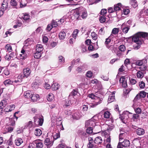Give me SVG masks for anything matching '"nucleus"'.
I'll use <instances>...</instances> for the list:
<instances>
[{
	"label": "nucleus",
	"mask_w": 148,
	"mask_h": 148,
	"mask_svg": "<svg viewBox=\"0 0 148 148\" xmlns=\"http://www.w3.org/2000/svg\"><path fill=\"white\" fill-rule=\"evenodd\" d=\"M51 88L53 90H58L59 88V85L57 83H55L52 84Z\"/></svg>",
	"instance_id": "7c9ffc66"
},
{
	"label": "nucleus",
	"mask_w": 148,
	"mask_h": 148,
	"mask_svg": "<svg viewBox=\"0 0 148 148\" xmlns=\"http://www.w3.org/2000/svg\"><path fill=\"white\" fill-rule=\"evenodd\" d=\"M11 111L12 110H10V106H8L6 107L4 110V111L5 112H11Z\"/></svg>",
	"instance_id": "338daca9"
},
{
	"label": "nucleus",
	"mask_w": 148,
	"mask_h": 148,
	"mask_svg": "<svg viewBox=\"0 0 148 148\" xmlns=\"http://www.w3.org/2000/svg\"><path fill=\"white\" fill-rule=\"evenodd\" d=\"M94 103L91 105L92 108L95 107L97 105L100 104L102 102L103 99L98 97L96 96L95 98Z\"/></svg>",
	"instance_id": "423d86ee"
},
{
	"label": "nucleus",
	"mask_w": 148,
	"mask_h": 148,
	"mask_svg": "<svg viewBox=\"0 0 148 148\" xmlns=\"http://www.w3.org/2000/svg\"><path fill=\"white\" fill-rule=\"evenodd\" d=\"M43 146V143L41 142H36V147L37 148H42Z\"/></svg>",
	"instance_id": "49530a36"
},
{
	"label": "nucleus",
	"mask_w": 148,
	"mask_h": 148,
	"mask_svg": "<svg viewBox=\"0 0 148 148\" xmlns=\"http://www.w3.org/2000/svg\"><path fill=\"white\" fill-rule=\"evenodd\" d=\"M129 114V112L128 111L124 112H123V114L121 115L119 118L122 120V122L124 123H125V119H127V115Z\"/></svg>",
	"instance_id": "9d476101"
},
{
	"label": "nucleus",
	"mask_w": 148,
	"mask_h": 148,
	"mask_svg": "<svg viewBox=\"0 0 148 148\" xmlns=\"http://www.w3.org/2000/svg\"><path fill=\"white\" fill-rule=\"evenodd\" d=\"M135 112L137 114H140L141 113V110L140 109V108H136L135 109Z\"/></svg>",
	"instance_id": "680f3d73"
},
{
	"label": "nucleus",
	"mask_w": 148,
	"mask_h": 148,
	"mask_svg": "<svg viewBox=\"0 0 148 148\" xmlns=\"http://www.w3.org/2000/svg\"><path fill=\"white\" fill-rule=\"evenodd\" d=\"M115 91H113L109 96L108 99V103H110L114 101L115 99L114 94Z\"/></svg>",
	"instance_id": "4468645a"
},
{
	"label": "nucleus",
	"mask_w": 148,
	"mask_h": 148,
	"mask_svg": "<svg viewBox=\"0 0 148 148\" xmlns=\"http://www.w3.org/2000/svg\"><path fill=\"white\" fill-rule=\"evenodd\" d=\"M9 66L10 67H14L16 68L17 67V65L16 64V62L14 60H11L9 64Z\"/></svg>",
	"instance_id": "72a5a7b5"
},
{
	"label": "nucleus",
	"mask_w": 148,
	"mask_h": 148,
	"mask_svg": "<svg viewBox=\"0 0 148 148\" xmlns=\"http://www.w3.org/2000/svg\"><path fill=\"white\" fill-rule=\"evenodd\" d=\"M66 34L64 31H61L59 34V36L60 40H64L65 38Z\"/></svg>",
	"instance_id": "6ab92c4d"
},
{
	"label": "nucleus",
	"mask_w": 148,
	"mask_h": 148,
	"mask_svg": "<svg viewBox=\"0 0 148 148\" xmlns=\"http://www.w3.org/2000/svg\"><path fill=\"white\" fill-rule=\"evenodd\" d=\"M6 100H3L0 103V109H3L7 105Z\"/></svg>",
	"instance_id": "a211bd4d"
},
{
	"label": "nucleus",
	"mask_w": 148,
	"mask_h": 148,
	"mask_svg": "<svg viewBox=\"0 0 148 148\" xmlns=\"http://www.w3.org/2000/svg\"><path fill=\"white\" fill-rule=\"evenodd\" d=\"M127 134H126L125 133H122L121 132V133H120L119 135V141H121V140L123 139L127 135Z\"/></svg>",
	"instance_id": "37998d69"
},
{
	"label": "nucleus",
	"mask_w": 148,
	"mask_h": 148,
	"mask_svg": "<svg viewBox=\"0 0 148 148\" xmlns=\"http://www.w3.org/2000/svg\"><path fill=\"white\" fill-rule=\"evenodd\" d=\"M33 43V41L32 39L28 38L25 41V45L26 46H29Z\"/></svg>",
	"instance_id": "412c9836"
},
{
	"label": "nucleus",
	"mask_w": 148,
	"mask_h": 148,
	"mask_svg": "<svg viewBox=\"0 0 148 148\" xmlns=\"http://www.w3.org/2000/svg\"><path fill=\"white\" fill-rule=\"evenodd\" d=\"M29 52L28 51H25L24 48H23L21 51V54H20L21 59L24 60L29 55Z\"/></svg>",
	"instance_id": "0eeeda50"
},
{
	"label": "nucleus",
	"mask_w": 148,
	"mask_h": 148,
	"mask_svg": "<svg viewBox=\"0 0 148 148\" xmlns=\"http://www.w3.org/2000/svg\"><path fill=\"white\" fill-rule=\"evenodd\" d=\"M86 76L87 77H91L92 76V72L90 71H88L86 73Z\"/></svg>",
	"instance_id": "e2e57ef3"
},
{
	"label": "nucleus",
	"mask_w": 148,
	"mask_h": 148,
	"mask_svg": "<svg viewBox=\"0 0 148 148\" xmlns=\"http://www.w3.org/2000/svg\"><path fill=\"white\" fill-rule=\"evenodd\" d=\"M5 49L9 52H10L12 51V47L10 44H8L6 45L5 47Z\"/></svg>",
	"instance_id": "58836bf2"
},
{
	"label": "nucleus",
	"mask_w": 148,
	"mask_h": 148,
	"mask_svg": "<svg viewBox=\"0 0 148 148\" xmlns=\"http://www.w3.org/2000/svg\"><path fill=\"white\" fill-rule=\"evenodd\" d=\"M110 114H111L109 112H105L104 113V117L105 118H109L110 117Z\"/></svg>",
	"instance_id": "a18cd8bd"
},
{
	"label": "nucleus",
	"mask_w": 148,
	"mask_h": 148,
	"mask_svg": "<svg viewBox=\"0 0 148 148\" xmlns=\"http://www.w3.org/2000/svg\"><path fill=\"white\" fill-rule=\"evenodd\" d=\"M148 58V57H146L143 59L138 60L136 62V65L141 66L139 67V69L141 71H144L146 69V66L145 64L147 63Z\"/></svg>",
	"instance_id": "f03ea898"
},
{
	"label": "nucleus",
	"mask_w": 148,
	"mask_h": 148,
	"mask_svg": "<svg viewBox=\"0 0 148 148\" xmlns=\"http://www.w3.org/2000/svg\"><path fill=\"white\" fill-rule=\"evenodd\" d=\"M130 4L134 8H136L138 6L137 2L136 0H131Z\"/></svg>",
	"instance_id": "c85d7f7f"
},
{
	"label": "nucleus",
	"mask_w": 148,
	"mask_h": 148,
	"mask_svg": "<svg viewBox=\"0 0 148 148\" xmlns=\"http://www.w3.org/2000/svg\"><path fill=\"white\" fill-rule=\"evenodd\" d=\"M31 98L33 101L35 102L38 101L40 99V97L38 95L35 94L32 95Z\"/></svg>",
	"instance_id": "dca6fc26"
},
{
	"label": "nucleus",
	"mask_w": 148,
	"mask_h": 148,
	"mask_svg": "<svg viewBox=\"0 0 148 148\" xmlns=\"http://www.w3.org/2000/svg\"><path fill=\"white\" fill-rule=\"evenodd\" d=\"M130 64V62L129 59L127 58L124 61V64L126 66H127L128 65Z\"/></svg>",
	"instance_id": "774afa93"
},
{
	"label": "nucleus",
	"mask_w": 148,
	"mask_h": 148,
	"mask_svg": "<svg viewBox=\"0 0 148 148\" xmlns=\"http://www.w3.org/2000/svg\"><path fill=\"white\" fill-rule=\"evenodd\" d=\"M81 113L78 111H76L72 115V117L73 119L78 120L82 116Z\"/></svg>",
	"instance_id": "f8f14e48"
},
{
	"label": "nucleus",
	"mask_w": 148,
	"mask_h": 148,
	"mask_svg": "<svg viewBox=\"0 0 148 148\" xmlns=\"http://www.w3.org/2000/svg\"><path fill=\"white\" fill-rule=\"evenodd\" d=\"M121 28L122 32L126 34L127 33L130 29L129 26L125 25V24H122L121 25Z\"/></svg>",
	"instance_id": "2eb2a0df"
},
{
	"label": "nucleus",
	"mask_w": 148,
	"mask_h": 148,
	"mask_svg": "<svg viewBox=\"0 0 148 148\" xmlns=\"http://www.w3.org/2000/svg\"><path fill=\"white\" fill-rule=\"evenodd\" d=\"M122 145L124 147H127L129 146L130 144V142L128 140H124V141L121 142Z\"/></svg>",
	"instance_id": "bb28decb"
},
{
	"label": "nucleus",
	"mask_w": 148,
	"mask_h": 148,
	"mask_svg": "<svg viewBox=\"0 0 148 148\" xmlns=\"http://www.w3.org/2000/svg\"><path fill=\"white\" fill-rule=\"evenodd\" d=\"M131 127L134 130H136V134L139 136H141L144 134V130L142 128H139L137 126L132 125Z\"/></svg>",
	"instance_id": "20e7f679"
},
{
	"label": "nucleus",
	"mask_w": 148,
	"mask_h": 148,
	"mask_svg": "<svg viewBox=\"0 0 148 148\" xmlns=\"http://www.w3.org/2000/svg\"><path fill=\"white\" fill-rule=\"evenodd\" d=\"M43 48L41 44H38L36 47V51L40 52H42Z\"/></svg>",
	"instance_id": "a878e982"
},
{
	"label": "nucleus",
	"mask_w": 148,
	"mask_h": 148,
	"mask_svg": "<svg viewBox=\"0 0 148 148\" xmlns=\"http://www.w3.org/2000/svg\"><path fill=\"white\" fill-rule=\"evenodd\" d=\"M145 84L143 81L140 82L139 84V86L141 88H143L145 86Z\"/></svg>",
	"instance_id": "bf43d9fd"
},
{
	"label": "nucleus",
	"mask_w": 148,
	"mask_h": 148,
	"mask_svg": "<svg viewBox=\"0 0 148 148\" xmlns=\"http://www.w3.org/2000/svg\"><path fill=\"white\" fill-rule=\"evenodd\" d=\"M121 12L122 14V15L123 14L125 15H127L129 13L130 10L128 9H125L123 10V12H122V11H121Z\"/></svg>",
	"instance_id": "8fccbe9b"
},
{
	"label": "nucleus",
	"mask_w": 148,
	"mask_h": 148,
	"mask_svg": "<svg viewBox=\"0 0 148 148\" xmlns=\"http://www.w3.org/2000/svg\"><path fill=\"white\" fill-rule=\"evenodd\" d=\"M93 127H88L86 130V132L87 134H91L92 133V128Z\"/></svg>",
	"instance_id": "de8ad7c7"
},
{
	"label": "nucleus",
	"mask_w": 148,
	"mask_h": 148,
	"mask_svg": "<svg viewBox=\"0 0 148 148\" xmlns=\"http://www.w3.org/2000/svg\"><path fill=\"white\" fill-rule=\"evenodd\" d=\"M87 12L85 10H83L82 12L81 17L83 19L85 18L87 16Z\"/></svg>",
	"instance_id": "c03bdc74"
},
{
	"label": "nucleus",
	"mask_w": 148,
	"mask_h": 148,
	"mask_svg": "<svg viewBox=\"0 0 148 148\" xmlns=\"http://www.w3.org/2000/svg\"><path fill=\"white\" fill-rule=\"evenodd\" d=\"M111 40L110 37H109L108 38H106L105 42V44L106 45H109V44Z\"/></svg>",
	"instance_id": "603ef678"
},
{
	"label": "nucleus",
	"mask_w": 148,
	"mask_h": 148,
	"mask_svg": "<svg viewBox=\"0 0 148 148\" xmlns=\"http://www.w3.org/2000/svg\"><path fill=\"white\" fill-rule=\"evenodd\" d=\"M91 36L92 38L95 40H97V35L96 33L93 32L91 33Z\"/></svg>",
	"instance_id": "3c124183"
},
{
	"label": "nucleus",
	"mask_w": 148,
	"mask_h": 148,
	"mask_svg": "<svg viewBox=\"0 0 148 148\" xmlns=\"http://www.w3.org/2000/svg\"><path fill=\"white\" fill-rule=\"evenodd\" d=\"M31 71L29 68H26L24 69L23 70V73L25 76L26 78H27L31 73Z\"/></svg>",
	"instance_id": "9b49d317"
},
{
	"label": "nucleus",
	"mask_w": 148,
	"mask_h": 148,
	"mask_svg": "<svg viewBox=\"0 0 148 148\" xmlns=\"http://www.w3.org/2000/svg\"><path fill=\"white\" fill-rule=\"evenodd\" d=\"M4 84L6 86H8L10 84H14L13 81H11L10 79H8L5 80L4 82Z\"/></svg>",
	"instance_id": "473e14b6"
},
{
	"label": "nucleus",
	"mask_w": 148,
	"mask_h": 148,
	"mask_svg": "<svg viewBox=\"0 0 148 148\" xmlns=\"http://www.w3.org/2000/svg\"><path fill=\"white\" fill-rule=\"evenodd\" d=\"M78 32L79 30L77 29H75L72 34V37L74 39H75Z\"/></svg>",
	"instance_id": "a19ab883"
},
{
	"label": "nucleus",
	"mask_w": 148,
	"mask_h": 148,
	"mask_svg": "<svg viewBox=\"0 0 148 148\" xmlns=\"http://www.w3.org/2000/svg\"><path fill=\"white\" fill-rule=\"evenodd\" d=\"M30 16L27 13L23 14L22 18L25 21H29L30 19Z\"/></svg>",
	"instance_id": "cd10ccee"
},
{
	"label": "nucleus",
	"mask_w": 148,
	"mask_h": 148,
	"mask_svg": "<svg viewBox=\"0 0 148 148\" xmlns=\"http://www.w3.org/2000/svg\"><path fill=\"white\" fill-rule=\"evenodd\" d=\"M60 137V134L59 133H56V134L53 135V138L54 140H56Z\"/></svg>",
	"instance_id": "69168bd1"
},
{
	"label": "nucleus",
	"mask_w": 148,
	"mask_h": 148,
	"mask_svg": "<svg viewBox=\"0 0 148 148\" xmlns=\"http://www.w3.org/2000/svg\"><path fill=\"white\" fill-rule=\"evenodd\" d=\"M137 76L138 78H142L144 76L143 73L141 71H138L137 73Z\"/></svg>",
	"instance_id": "ea45409f"
},
{
	"label": "nucleus",
	"mask_w": 148,
	"mask_h": 148,
	"mask_svg": "<svg viewBox=\"0 0 148 148\" xmlns=\"http://www.w3.org/2000/svg\"><path fill=\"white\" fill-rule=\"evenodd\" d=\"M99 21L101 23H103L106 21V17L104 15H103L100 17Z\"/></svg>",
	"instance_id": "79ce46f5"
},
{
	"label": "nucleus",
	"mask_w": 148,
	"mask_h": 148,
	"mask_svg": "<svg viewBox=\"0 0 148 148\" xmlns=\"http://www.w3.org/2000/svg\"><path fill=\"white\" fill-rule=\"evenodd\" d=\"M34 123L38 125L41 126L43 122V119L42 116L36 115L34 117Z\"/></svg>",
	"instance_id": "7ed1b4c3"
},
{
	"label": "nucleus",
	"mask_w": 148,
	"mask_h": 148,
	"mask_svg": "<svg viewBox=\"0 0 148 148\" xmlns=\"http://www.w3.org/2000/svg\"><path fill=\"white\" fill-rule=\"evenodd\" d=\"M44 143L45 145L47 146V147H49L53 145V142L51 141L50 139L47 138L45 140Z\"/></svg>",
	"instance_id": "f3484780"
},
{
	"label": "nucleus",
	"mask_w": 148,
	"mask_h": 148,
	"mask_svg": "<svg viewBox=\"0 0 148 148\" xmlns=\"http://www.w3.org/2000/svg\"><path fill=\"white\" fill-rule=\"evenodd\" d=\"M94 141L95 144L98 145L101 144L102 142V138L100 136H98L96 138Z\"/></svg>",
	"instance_id": "4be33fe9"
},
{
	"label": "nucleus",
	"mask_w": 148,
	"mask_h": 148,
	"mask_svg": "<svg viewBox=\"0 0 148 148\" xmlns=\"http://www.w3.org/2000/svg\"><path fill=\"white\" fill-rule=\"evenodd\" d=\"M32 94L30 91H27L24 93V96L25 98H31Z\"/></svg>",
	"instance_id": "aec40b11"
},
{
	"label": "nucleus",
	"mask_w": 148,
	"mask_h": 148,
	"mask_svg": "<svg viewBox=\"0 0 148 148\" xmlns=\"http://www.w3.org/2000/svg\"><path fill=\"white\" fill-rule=\"evenodd\" d=\"M26 0H22L21 1L20 4V7L23 8L25 7L26 5V3H25Z\"/></svg>",
	"instance_id": "09e8293b"
},
{
	"label": "nucleus",
	"mask_w": 148,
	"mask_h": 148,
	"mask_svg": "<svg viewBox=\"0 0 148 148\" xmlns=\"http://www.w3.org/2000/svg\"><path fill=\"white\" fill-rule=\"evenodd\" d=\"M119 49L120 51H124L125 50V47L124 45H121L119 46Z\"/></svg>",
	"instance_id": "864d4df0"
},
{
	"label": "nucleus",
	"mask_w": 148,
	"mask_h": 148,
	"mask_svg": "<svg viewBox=\"0 0 148 148\" xmlns=\"http://www.w3.org/2000/svg\"><path fill=\"white\" fill-rule=\"evenodd\" d=\"M38 78H37L36 79L35 82H34L32 84V87H38V85H39V84L40 83V82H39V81L38 80Z\"/></svg>",
	"instance_id": "2f4dec72"
},
{
	"label": "nucleus",
	"mask_w": 148,
	"mask_h": 148,
	"mask_svg": "<svg viewBox=\"0 0 148 148\" xmlns=\"http://www.w3.org/2000/svg\"><path fill=\"white\" fill-rule=\"evenodd\" d=\"M148 39V33L145 32H138L134 35L132 38L133 42V49L137 50L140 48L141 45L145 39Z\"/></svg>",
	"instance_id": "f257e3e1"
},
{
	"label": "nucleus",
	"mask_w": 148,
	"mask_h": 148,
	"mask_svg": "<svg viewBox=\"0 0 148 148\" xmlns=\"http://www.w3.org/2000/svg\"><path fill=\"white\" fill-rule=\"evenodd\" d=\"M147 93L144 91H143L140 92L139 94L141 97L144 98L146 96Z\"/></svg>",
	"instance_id": "4d7b16f0"
},
{
	"label": "nucleus",
	"mask_w": 148,
	"mask_h": 148,
	"mask_svg": "<svg viewBox=\"0 0 148 148\" xmlns=\"http://www.w3.org/2000/svg\"><path fill=\"white\" fill-rule=\"evenodd\" d=\"M77 93V90H74L70 94L69 96V98H73V96H75Z\"/></svg>",
	"instance_id": "c9c22d12"
},
{
	"label": "nucleus",
	"mask_w": 148,
	"mask_h": 148,
	"mask_svg": "<svg viewBox=\"0 0 148 148\" xmlns=\"http://www.w3.org/2000/svg\"><path fill=\"white\" fill-rule=\"evenodd\" d=\"M122 6V5L121 3H118L114 5V10H115V12L117 11H120L121 9Z\"/></svg>",
	"instance_id": "5701e85b"
},
{
	"label": "nucleus",
	"mask_w": 148,
	"mask_h": 148,
	"mask_svg": "<svg viewBox=\"0 0 148 148\" xmlns=\"http://www.w3.org/2000/svg\"><path fill=\"white\" fill-rule=\"evenodd\" d=\"M8 3H7L4 2L2 4L0 8L5 11L8 8Z\"/></svg>",
	"instance_id": "e433bc0d"
},
{
	"label": "nucleus",
	"mask_w": 148,
	"mask_h": 148,
	"mask_svg": "<svg viewBox=\"0 0 148 148\" xmlns=\"http://www.w3.org/2000/svg\"><path fill=\"white\" fill-rule=\"evenodd\" d=\"M54 96L52 93H50L47 97V100L49 101H51L53 99Z\"/></svg>",
	"instance_id": "f704fd0d"
},
{
	"label": "nucleus",
	"mask_w": 148,
	"mask_h": 148,
	"mask_svg": "<svg viewBox=\"0 0 148 148\" xmlns=\"http://www.w3.org/2000/svg\"><path fill=\"white\" fill-rule=\"evenodd\" d=\"M42 133V132L40 129H37L34 131V134L36 136H40Z\"/></svg>",
	"instance_id": "393cba45"
},
{
	"label": "nucleus",
	"mask_w": 148,
	"mask_h": 148,
	"mask_svg": "<svg viewBox=\"0 0 148 148\" xmlns=\"http://www.w3.org/2000/svg\"><path fill=\"white\" fill-rule=\"evenodd\" d=\"M71 98V97L69 98V97L68 99H66L64 103V105L66 106H68L71 104V101L70 99Z\"/></svg>",
	"instance_id": "4c0bfd02"
},
{
	"label": "nucleus",
	"mask_w": 148,
	"mask_h": 148,
	"mask_svg": "<svg viewBox=\"0 0 148 148\" xmlns=\"http://www.w3.org/2000/svg\"><path fill=\"white\" fill-rule=\"evenodd\" d=\"M119 82L122 84V86L123 88H125L127 86L126 80L124 77H121L119 79Z\"/></svg>",
	"instance_id": "ddd939ff"
},
{
	"label": "nucleus",
	"mask_w": 148,
	"mask_h": 148,
	"mask_svg": "<svg viewBox=\"0 0 148 148\" xmlns=\"http://www.w3.org/2000/svg\"><path fill=\"white\" fill-rule=\"evenodd\" d=\"M14 142L16 146H19L23 142V140L21 138H19L16 139Z\"/></svg>",
	"instance_id": "b1692460"
},
{
	"label": "nucleus",
	"mask_w": 148,
	"mask_h": 148,
	"mask_svg": "<svg viewBox=\"0 0 148 148\" xmlns=\"http://www.w3.org/2000/svg\"><path fill=\"white\" fill-rule=\"evenodd\" d=\"M119 32V29L117 28H114L112 30V33L114 35L117 34Z\"/></svg>",
	"instance_id": "6e6d98bb"
},
{
	"label": "nucleus",
	"mask_w": 148,
	"mask_h": 148,
	"mask_svg": "<svg viewBox=\"0 0 148 148\" xmlns=\"http://www.w3.org/2000/svg\"><path fill=\"white\" fill-rule=\"evenodd\" d=\"M10 4L13 6H15L17 4V3L16 0H11Z\"/></svg>",
	"instance_id": "5fc2aeb1"
},
{
	"label": "nucleus",
	"mask_w": 148,
	"mask_h": 148,
	"mask_svg": "<svg viewBox=\"0 0 148 148\" xmlns=\"http://www.w3.org/2000/svg\"><path fill=\"white\" fill-rule=\"evenodd\" d=\"M95 126L94 128H97V127H100L99 126L95 125V123L91 119L89 120L86 121L85 122V127H93Z\"/></svg>",
	"instance_id": "39448f33"
},
{
	"label": "nucleus",
	"mask_w": 148,
	"mask_h": 148,
	"mask_svg": "<svg viewBox=\"0 0 148 148\" xmlns=\"http://www.w3.org/2000/svg\"><path fill=\"white\" fill-rule=\"evenodd\" d=\"M42 52L36 51L34 54V57L35 58L39 59L41 56V54Z\"/></svg>",
	"instance_id": "c756f323"
},
{
	"label": "nucleus",
	"mask_w": 148,
	"mask_h": 148,
	"mask_svg": "<svg viewBox=\"0 0 148 148\" xmlns=\"http://www.w3.org/2000/svg\"><path fill=\"white\" fill-rule=\"evenodd\" d=\"M108 12L110 13H112L113 12H116V14H117V12H116L115 10H114V8H113L112 7L109 8L108 9Z\"/></svg>",
	"instance_id": "052dcab7"
},
{
	"label": "nucleus",
	"mask_w": 148,
	"mask_h": 148,
	"mask_svg": "<svg viewBox=\"0 0 148 148\" xmlns=\"http://www.w3.org/2000/svg\"><path fill=\"white\" fill-rule=\"evenodd\" d=\"M88 139L89 142L87 145V147L88 148H92L95 147L96 145L95 144V141H93L92 138L90 137H88Z\"/></svg>",
	"instance_id": "6e6552de"
},
{
	"label": "nucleus",
	"mask_w": 148,
	"mask_h": 148,
	"mask_svg": "<svg viewBox=\"0 0 148 148\" xmlns=\"http://www.w3.org/2000/svg\"><path fill=\"white\" fill-rule=\"evenodd\" d=\"M10 74V72L8 69H5L3 72V74H4L6 75H8Z\"/></svg>",
	"instance_id": "0e129e2a"
},
{
	"label": "nucleus",
	"mask_w": 148,
	"mask_h": 148,
	"mask_svg": "<svg viewBox=\"0 0 148 148\" xmlns=\"http://www.w3.org/2000/svg\"><path fill=\"white\" fill-rule=\"evenodd\" d=\"M88 68V65L87 64H84L82 66L78 67L76 69V71L79 73H81L84 71L86 70Z\"/></svg>",
	"instance_id": "1a4fd4ad"
},
{
	"label": "nucleus",
	"mask_w": 148,
	"mask_h": 148,
	"mask_svg": "<svg viewBox=\"0 0 148 148\" xmlns=\"http://www.w3.org/2000/svg\"><path fill=\"white\" fill-rule=\"evenodd\" d=\"M107 13V10L105 9H102L101 10L100 12V14L101 15H104L106 14Z\"/></svg>",
	"instance_id": "13d9d810"
}]
</instances>
